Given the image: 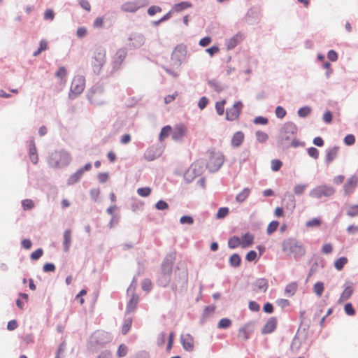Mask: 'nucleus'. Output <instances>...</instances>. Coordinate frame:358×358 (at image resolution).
<instances>
[{
  "mask_svg": "<svg viewBox=\"0 0 358 358\" xmlns=\"http://www.w3.org/2000/svg\"><path fill=\"white\" fill-rule=\"evenodd\" d=\"M71 243V231L70 229H66L64 232V241H63V250L64 252L69 250Z\"/></svg>",
  "mask_w": 358,
  "mask_h": 358,
  "instance_id": "c85d7f7f",
  "label": "nucleus"
},
{
  "mask_svg": "<svg viewBox=\"0 0 358 358\" xmlns=\"http://www.w3.org/2000/svg\"><path fill=\"white\" fill-rule=\"evenodd\" d=\"M132 324L131 318H127L124 320V324L122 327L121 332L123 335H126L129 331Z\"/></svg>",
  "mask_w": 358,
  "mask_h": 358,
  "instance_id": "3c124183",
  "label": "nucleus"
},
{
  "mask_svg": "<svg viewBox=\"0 0 358 358\" xmlns=\"http://www.w3.org/2000/svg\"><path fill=\"white\" fill-rule=\"evenodd\" d=\"M243 108V103L241 101H238L234 103L231 108H229L226 110V119L229 121H234L238 118Z\"/></svg>",
  "mask_w": 358,
  "mask_h": 358,
  "instance_id": "f8f14e48",
  "label": "nucleus"
},
{
  "mask_svg": "<svg viewBox=\"0 0 358 358\" xmlns=\"http://www.w3.org/2000/svg\"><path fill=\"white\" fill-rule=\"evenodd\" d=\"M282 250L288 255H292L295 259H299L306 253L303 244L295 238L285 239L282 244Z\"/></svg>",
  "mask_w": 358,
  "mask_h": 358,
  "instance_id": "20e7f679",
  "label": "nucleus"
},
{
  "mask_svg": "<svg viewBox=\"0 0 358 358\" xmlns=\"http://www.w3.org/2000/svg\"><path fill=\"white\" fill-rule=\"evenodd\" d=\"M304 315H305V311L303 310V311H301L300 312V319L301 320V325L297 331V332H299L301 329H302V331L306 334L307 331H308L309 328H310V324H306L305 322H303V320H304ZM298 334V333H296ZM300 344L301 343H299L298 345H297V334H296V336H294L292 342V344H291V348H299V346H300Z\"/></svg>",
  "mask_w": 358,
  "mask_h": 358,
  "instance_id": "dca6fc26",
  "label": "nucleus"
},
{
  "mask_svg": "<svg viewBox=\"0 0 358 358\" xmlns=\"http://www.w3.org/2000/svg\"><path fill=\"white\" fill-rule=\"evenodd\" d=\"M188 284L187 269L178 266L174 271V278L171 284V289L175 293L182 294L186 292Z\"/></svg>",
  "mask_w": 358,
  "mask_h": 358,
  "instance_id": "f03ea898",
  "label": "nucleus"
},
{
  "mask_svg": "<svg viewBox=\"0 0 358 358\" xmlns=\"http://www.w3.org/2000/svg\"><path fill=\"white\" fill-rule=\"evenodd\" d=\"M324 261L323 259H317L315 261V262L312 264L308 275V278H310L312 275H313L315 273H316L319 268H324Z\"/></svg>",
  "mask_w": 358,
  "mask_h": 358,
  "instance_id": "7c9ffc66",
  "label": "nucleus"
},
{
  "mask_svg": "<svg viewBox=\"0 0 358 358\" xmlns=\"http://www.w3.org/2000/svg\"><path fill=\"white\" fill-rule=\"evenodd\" d=\"M226 103V100L222 99L220 101H217L215 103V110L217 113L219 115H222L224 113V105Z\"/></svg>",
  "mask_w": 358,
  "mask_h": 358,
  "instance_id": "09e8293b",
  "label": "nucleus"
},
{
  "mask_svg": "<svg viewBox=\"0 0 358 358\" xmlns=\"http://www.w3.org/2000/svg\"><path fill=\"white\" fill-rule=\"evenodd\" d=\"M138 301V296L133 294L127 305V313H131L134 310Z\"/></svg>",
  "mask_w": 358,
  "mask_h": 358,
  "instance_id": "4c0bfd02",
  "label": "nucleus"
},
{
  "mask_svg": "<svg viewBox=\"0 0 358 358\" xmlns=\"http://www.w3.org/2000/svg\"><path fill=\"white\" fill-rule=\"evenodd\" d=\"M241 239L238 236H234L229 238L228 241V246L231 249H235L241 245Z\"/></svg>",
  "mask_w": 358,
  "mask_h": 358,
  "instance_id": "79ce46f5",
  "label": "nucleus"
},
{
  "mask_svg": "<svg viewBox=\"0 0 358 358\" xmlns=\"http://www.w3.org/2000/svg\"><path fill=\"white\" fill-rule=\"evenodd\" d=\"M255 136L257 138V141L260 143H264L267 141L268 139V135L262 131H257L255 132Z\"/></svg>",
  "mask_w": 358,
  "mask_h": 358,
  "instance_id": "a18cd8bd",
  "label": "nucleus"
},
{
  "mask_svg": "<svg viewBox=\"0 0 358 358\" xmlns=\"http://www.w3.org/2000/svg\"><path fill=\"white\" fill-rule=\"evenodd\" d=\"M43 255V249L38 248L37 250H36L31 254L30 258L32 260H38L42 257Z\"/></svg>",
  "mask_w": 358,
  "mask_h": 358,
  "instance_id": "338daca9",
  "label": "nucleus"
},
{
  "mask_svg": "<svg viewBox=\"0 0 358 358\" xmlns=\"http://www.w3.org/2000/svg\"><path fill=\"white\" fill-rule=\"evenodd\" d=\"M254 238H255L254 236L252 234H250L249 232L244 234L241 236L242 242L241 243L242 248H246L252 245L254 242Z\"/></svg>",
  "mask_w": 358,
  "mask_h": 358,
  "instance_id": "c756f323",
  "label": "nucleus"
},
{
  "mask_svg": "<svg viewBox=\"0 0 358 358\" xmlns=\"http://www.w3.org/2000/svg\"><path fill=\"white\" fill-rule=\"evenodd\" d=\"M339 147L334 145L326 150V155L324 162L327 165L330 164L338 156Z\"/></svg>",
  "mask_w": 358,
  "mask_h": 358,
  "instance_id": "a211bd4d",
  "label": "nucleus"
},
{
  "mask_svg": "<svg viewBox=\"0 0 358 358\" xmlns=\"http://www.w3.org/2000/svg\"><path fill=\"white\" fill-rule=\"evenodd\" d=\"M352 283L351 282H350V281L345 282V283L344 285L345 289H344L343 292H342V294L340 296V299H339L340 301H346L350 299V297L351 296V295L353 293V288H352Z\"/></svg>",
  "mask_w": 358,
  "mask_h": 358,
  "instance_id": "393cba45",
  "label": "nucleus"
},
{
  "mask_svg": "<svg viewBox=\"0 0 358 358\" xmlns=\"http://www.w3.org/2000/svg\"><path fill=\"white\" fill-rule=\"evenodd\" d=\"M344 311L345 313L350 316L355 315V310L351 303H347L344 306Z\"/></svg>",
  "mask_w": 358,
  "mask_h": 358,
  "instance_id": "052dcab7",
  "label": "nucleus"
},
{
  "mask_svg": "<svg viewBox=\"0 0 358 358\" xmlns=\"http://www.w3.org/2000/svg\"><path fill=\"white\" fill-rule=\"evenodd\" d=\"M106 49L103 47H98L94 51L91 64L92 71L96 75L100 74L102 67L106 64Z\"/></svg>",
  "mask_w": 358,
  "mask_h": 358,
  "instance_id": "423d86ee",
  "label": "nucleus"
},
{
  "mask_svg": "<svg viewBox=\"0 0 358 358\" xmlns=\"http://www.w3.org/2000/svg\"><path fill=\"white\" fill-rule=\"evenodd\" d=\"M85 87V78L83 76H76L72 82L70 90H84Z\"/></svg>",
  "mask_w": 358,
  "mask_h": 358,
  "instance_id": "4be33fe9",
  "label": "nucleus"
},
{
  "mask_svg": "<svg viewBox=\"0 0 358 358\" xmlns=\"http://www.w3.org/2000/svg\"><path fill=\"white\" fill-rule=\"evenodd\" d=\"M127 347L124 344H120L117 351V356L119 358L125 357L127 355Z\"/></svg>",
  "mask_w": 358,
  "mask_h": 358,
  "instance_id": "bf43d9fd",
  "label": "nucleus"
},
{
  "mask_svg": "<svg viewBox=\"0 0 358 358\" xmlns=\"http://www.w3.org/2000/svg\"><path fill=\"white\" fill-rule=\"evenodd\" d=\"M336 193V189L331 185L322 184L312 189L308 195L310 198L321 199L323 197L329 198Z\"/></svg>",
  "mask_w": 358,
  "mask_h": 358,
  "instance_id": "0eeeda50",
  "label": "nucleus"
},
{
  "mask_svg": "<svg viewBox=\"0 0 358 358\" xmlns=\"http://www.w3.org/2000/svg\"><path fill=\"white\" fill-rule=\"evenodd\" d=\"M343 142L348 146L352 145L355 143V136L353 134H348L345 136Z\"/></svg>",
  "mask_w": 358,
  "mask_h": 358,
  "instance_id": "0e129e2a",
  "label": "nucleus"
},
{
  "mask_svg": "<svg viewBox=\"0 0 358 358\" xmlns=\"http://www.w3.org/2000/svg\"><path fill=\"white\" fill-rule=\"evenodd\" d=\"M243 39L242 35L237 34L229 38L227 42V46L229 50L234 48Z\"/></svg>",
  "mask_w": 358,
  "mask_h": 358,
  "instance_id": "2f4dec72",
  "label": "nucleus"
},
{
  "mask_svg": "<svg viewBox=\"0 0 358 358\" xmlns=\"http://www.w3.org/2000/svg\"><path fill=\"white\" fill-rule=\"evenodd\" d=\"M348 263V258L345 257H339L335 262L334 266L338 271H341Z\"/></svg>",
  "mask_w": 358,
  "mask_h": 358,
  "instance_id": "c03bdc74",
  "label": "nucleus"
},
{
  "mask_svg": "<svg viewBox=\"0 0 358 358\" xmlns=\"http://www.w3.org/2000/svg\"><path fill=\"white\" fill-rule=\"evenodd\" d=\"M346 214L351 217L358 216V204L350 206Z\"/></svg>",
  "mask_w": 358,
  "mask_h": 358,
  "instance_id": "5fc2aeb1",
  "label": "nucleus"
},
{
  "mask_svg": "<svg viewBox=\"0 0 358 358\" xmlns=\"http://www.w3.org/2000/svg\"><path fill=\"white\" fill-rule=\"evenodd\" d=\"M244 137L243 131H238L234 133L231 141V146L234 148L239 147L243 143Z\"/></svg>",
  "mask_w": 358,
  "mask_h": 358,
  "instance_id": "cd10ccee",
  "label": "nucleus"
},
{
  "mask_svg": "<svg viewBox=\"0 0 358 358\" xmlns=\"http://www.w3.org/2000/svg\"><path fill=\"white\" fill-rule=\"evenodd\" d=\"M192 7V3L189 1H181L173 6L170 10L172 14L180 13L187 8Z\"/></svg>",
  "mask_w": 358,
  "mask_h": 358,
  "instance_id": "bb28decb",
  "label": "nucleus"
},
{
  "mask_svg": "<svg viewBox=\"0 0 358 358\" xmlns=\"http://www.w3.org/2000/svg\"><path fill=\"white\" fill-rule=\"evenodd\" d=\"M169 207V203L164 200H159L155 203V208L159 210H164L168 209Z\"/></svg>",
  "mask_w": 358,
  "mask_h": 358,
  "instance_id": "680f3d73",
  "label": "nucleus"
},
{
  "mask_svg": "<svg viewBox=\"0 0 358 358\" xmlns=\"http://www.w3.org/2000/svg\"><path fill=\"white\" fill-rule=\"evenodd\" d=\"M172 13L169 10L166 14H165L164 16H162L159 20L153 21L152 25L155 27H157L161 23L169 20L171 17Z\"/></svg>",
  "mask_w": 358,
  "mask_h": 358,
  "instance_id": "4d7b16f0",
  "label": "nucleus"
},
{
  "mask_svg": "<svg viewBox=\"0 0 358 358\" xmlns=\"http://www.w3.org/2000/svg\"><path fill=\"white\" fill-rule=\"evenodd\" d=\"M308 186V184H298L294 187L293 192L296 196H301L304 193Z\"/></svg>",
  "mask_w": 358,
  "mask_h": 358,
  "instance_id": "49530a36",
  "label": "nucleus"
},
{
  "mask_svg": "<svg viewBox=\"0 0 358 358\" xmlns=\"http://www.w3.org/2000/svg\"><path fill=\"white\" fill-rule=\"evenodd\" d=\"M149 4L148 0H135L126 1L121 5V10L127 13H136L141 8Z\"/></svg>",
  "mask_w": 358,
  "mask_h": 358,
  "instance_id": "9d476101",
  "label": "nucleus"
},
{
  "mask_svg": "<svg viewBox=\"0 0 358 358\" xmlns=\"http://www.w3.org/2000/svg\"><path fill=\"white\" fill-rule=\"evenodd\" d=\"M229 265L233 268H237L239 267L241 264V256L237 254L234 253L233 254L229 259Z\"/></svg>",
  "mask_w": 358,
  "mask_h": 358,
  "instance_id": "58836bf2",
  "label": "nucleus"
},
{
  "mask_svg": "<svg viewBox=\"0 0 358 358\" xmlns=\"http://www.w3.org/2000/svg\"><path fill=\"white\" fill-rule=\"evenodd\" d=\"M314 292L320 296L324 291V283L322 282H317L313 287Z\"/></svg>",
  "mask_w": 358,
  "mask_h": 358,
  "instance_id": "864d4df0",
  "label": "nucleus"
},
{
  "mask_svg": "<svg viewBox=\"0 0 358 358\" xmlns=\"http://www.w3.org/2000/svg\"><path fill=\"white\" fill-rule=\"evenodd\" d=\"M229 213V209L227 207H221L218 209L216 218L224 219Z\"/></svg>",
  "mask_w": 358,
  "mask_h": 358,
  "instance_id": "8fccbe9b",
  "label": "nucleus"
},
{
  "mask_svg": "<svg viewBox=\"0 0 358 358\" xmlns=\"http://www.w3.org/2000/svg\"><path fill=\"white\" fill-rule=\"evenodd\" d=\"M29 155L31 162L34 164H36L38 161V157L37 150H36V148L35 142H34V139H31L29 142Z\"/></svg>",
  "mask_w": 358,
  "mask_h": 358,
  "instance_id": "a878e982",
  "label": "nucleus"
},
{
  "mask_svg": "<svg viewBox=\"0 0 358 358\" xmlns=\"http://www.w3.org/2000/svg\"><path fill=\"white\" fill-rule=\"evenodd\" d=\"M268 287V282L266 278H259L252 283V288L255 292H266Z\"/></svg>",
  "mask_w": 358,
  "mask_h": 358,
  "instance_id": "aec40b11",
  "label": "nucleus"
},
{
  "mask_svg": "<svg viewBox=\"0 0 358 358\" xmlns=\"http://www.w3.org/2000/svg\"><path fill=\"white\" fill-rule=\"evenodd\" d=\"M224 161V157L221 152H211L210 158L206 162V169L211 173L217 171L222 166Z\"/></svg>",
  "mask_w": 358,
  "mask_h": 358,
  "instance_id": "1a4fd4ad",
  "label": "nucleus"
},
{
  "mask_svg": "<svg viewBox=\"0 0 358 358\" xmlns=\"http://www.w3.org/2000/svg\"><path fill=\"white\" fill-rule=\"evenodd\" d=\"M321 220L320 218H313L308 222H306V227H319L321 224Z\"/></svg>",
  "mask_w": 358,
  "mask_h": 358,
  "instance_id": "e2e57ef3",
  "label": "nucleus"
},
{
  "mask_svg": "<svg viewBox=\"0 0 358 358\" xmlns=\"http://www.w3.org/2000/svg\"><path fill=\"white\" fill-rule=\"evenodd\" d=\"M175 258V255L172 253L166 255L162 263L159 273L171 276Z\"/></svg>",
  "mask_w": 358,
  "mask_h": 358,
  "instance_id": "9b49d317",
  "label": "nucleus"
},
{
  "mask_svg": "<svg viewBox=\"0 0 358 358\" xmlns=\"http://www.w3.org/2000/svg\"><path fill=\"white\" fill-rule=\"evenodd\" d=\"M261 14V9L259 7H251L246 13V18L251 20V23L258 22Z\"/></svg>",
  "mask_w": 358,
  "mask_h": 358,
  "instance_id": "412c9836",
  "label": "nucleus"
},
{
  "mask_svg": "<svg viewBox=\"0 0 358 358\" xmlns=\"http://www.w3.org/2000/svg\"><path fill=\"white\" fill-rule=\"evenodd\" d=\"M275 113L278 118L282 119L286 115L287 112L283 107L277 106L275 110Z\"/></svg>",
  "mask_w": 358,
  "mask_h": 358,
  "instance_id": "774afa93",
  "label": "nucleus"
},
{
  "mask_svg": "<svg viewBox=\"0 0 358 358\" xmlns=\"http://www.w3.org/2000/svg\"><path fill=\"white\" fill-rule=\"evenodd\" d=\"M127 55V50L126 48H120L116 51L113 61V67L114 70H117L120 68V66L125 59Z\"/></svg>",
  "mask_w": 358,
  "mask_h": 358,
  "instance_id": "2eb2a0df",
  "label": "nucleus"
},
{
  "mask_svg": "<svg viewBox=\"0 0 358 358\" xmlns=\"http://www.w3.org/2000/svg\"><path fill=\"white\" fill-rule=\"evenodd\" d=\"M245 331L249 334H251L253 333L255 327V321H250L248 323H246L243 327H242Z\"/></svg>",
  "mask_w": 358,
  "mask_h": 358,
  "instance_id": "69168bd1",
  "label": "nucleus"
},
{
  "mask_svg": "<svg viewBox=\"0 0 358 358\" xmlns=\"http://www.w3.org/2000/svg\"><path fill=\"white\" fill-rule=\"evenodd\" d=\"M277 319L275 317H270L262 329V334H268L272 333L276 328Z\"/></svg>",
  "mask_w": 358,
  "mask_h": 358,
  "instance_id": "5701e85b",
  "label": "nucleus"
},
{
  "mask_svg": "<svg viewBox=\"0 0 358 358\" xmlns=\"http://www.w3.org/2000/svg\"><path fill=\"white\" fill-rule=\"evenodd\" d=\"M113 339L112 335L104 331H96L90 337L89 348L92 351H97L109 343Z\"/></svg>",
  "mask_w": 358,
  "mask_h": 358,
  "instance_id": "39448f33",
  "label": "nucleus"
},
{
  "mask_svg": "<svg viewBox=\"0 0 358 358\" xmlns=\"http://www.w3.org/2000/svg\"><path fill=\"white\" fill-rule=\"evenodd\" d=\"M171 131V126L166 125V126L163 127L159 133V140L163 141L165 138L169 136Z\"/></svg>",
  "mask_w": 358,
  "mask_h": 358,
  "instance_id": "de8ad7c7",
  "label": "nucleus"
},
{
  "mask_svg": "<svg viewBox=\"0 0 358 358\" xmlns=\"http://www.w3.org/2000/svg\"><path fill=\"white\" fill-rule=\"evenodd\" d=\"M128 40L131 41L128 45L131 48H141L145 42V36L142 34L139 33H134L131 34Z\"/></svg>",
  "mask_w": 358,
  "mask_h": 358,
  "instance_id": "4468645a",
  "label": "nucleus"
},
{
  "mask_svg": "<svg viewBox=\"0 0 358 358\" xmlns=\"http://www.w3.org/2000/svg\"><path fill=\"white\" fill-rule=\"evenodd\" d=\"M231 325V320L229 318L224 317L222 318L218 324H217V328L221 329H227L229 328Z\"/></svg>",
  "mask_w": 358,
  "mask_h": 358,
  "instance_id": "37998d69",
  "label": "nucleus"
},
{
  "mask_svg": "<svg viewBox=\"0 0 358 358\" xmlns=\"http://www.w3.org/2000/svg\"><path fill=\"white\" fill-rule=\"evenodd\" d=\"M312 109L310 106H306L300 108L297 111V115L301 118H306L310 115Z\"/></svg>",
  "mask_w": 358,
  "mask_h": 358,
  "instance_id": "a19ab883",
  "label": "nucleus"
},
{
  "mask_svg": "<svg viewBox=\"0 0 358 358\" xmlns=\"http://www.w3.org/2000/svg\"><path fill=\"white\" fill-rule=\"evenodd\" d=\"M181 343L185 350L191 352L194 349L193 338L189 334L182 335L180 337Z\"/></svg>",
  "mask_w": 358,
  "mask_h": 358,
  "instance_id": "b1692460",
  "label": "nucleus"
},
{
  "mask_svg": "<svg viewBox=\"0 0 358 358\" xmlns=\"http://www.w3.org/2000/svg\"><path fill=\"white\" fill-rule=\"evenodd\" d=\"M152 189L149 187H139L137 189V193L139 196L147 197L151 194Z\"/></svg>",
  "mask_w": 358,
  "mask_h": 358,
  "instance_id": "603ef678",
  "label": "nucleus"
},
{
  "mask_svg": "<svg viewBox=\"0 0 358 358\" xmlns=\"http://www.w3.org/2000/svg\"><path fill=\"white\" fill-rule=\"evenodd\" d=\"M101 94L102 91H89L86 96L91 103L101 105L103 103L101 99Z\"/></svg>",
  "mask_w": 358,
  "mask_h": 358,
  "instance_id": "6ab92c4d",
  "label": "nucleus"
},
{
  "mask_svg": "<svg viewBox=\"0 0 358 358\" xmlns=\"http://www.w3.org/2000/svg\"><path fill=\"white\" fill-rule=\"evenodd\" d=\"M196 166V165H191L190 167L186 171V172L184 174V180L186 181L187 183L192 182L194 179L198 176L197 174H196L195 172H194V167Z\"/></svg>",
  "mask_w": 358,
  "mask_h": 358,
  "instance_id": "473e14b6",
  "label": "nucleus"
},
{
  "mask_svg": "<svg viewBox=\"0 0 358 358\" xmlns=\"http://www.w3.org/2000/svg\"><path fill=\"white\" fill-rule=\"evenodd\" d=\"M171 276L159 273L157 277V285L162 287H166L171 282Z\"/></svg>",
  "mask_w": 358,
  "mask_h": 358,
  "instance_id": "c9c22d12",
  "label": "nucleus"
},
{
  "mask_svg": "<svg viewBox=\"0 0 358 358\" xmlns=\"http://www.w3.org/2000/svg\"><path fill=\"white\" fill-rule=\"evenodd\" d=\"M185 131L186 129L183 125L178 126L175 128L172 134V138L176 141L180 140L183 137Z\"/></svg>",
  "mask_w": 358,
  "mask_h": 358,
  "instance_id": "e433bc0d",
  "label": "nucleus"
},
{
  "mask_svg": "<svg viewBox=\"0 0 358 358\" xmlns=\"http://www.w3.org/2000/svg\"><path fill=\"white\" fill-rule=\"evenodd\" d=\"M22 206L24 210H31L34 206V203L31 199H24L22 201Z\"/></svg>",
  "mask_w": 358,
  "mask_h": 358,
  "instance_id": "13d9d810",
  "label": "nucleus"
},
{
  "mask_svg": "<svg viewBox=\"0 0 358 358\" xmlns=\"http://www.w3.org/2000/svg\"><path fill=\"white\" fill-rule=\"evenodd\" d=\"M71 161V156L64 149L51 152L48 157V165L54 169H62L67 166Z\"/></svg>",
  "mask_w": 358,
  "mask_h": 358,
  "instance_id": "7ed1b4c3",
  "label": "nucleus"
},
{
  "mask_svg": "<svg viewBox=\"0 0 358 358\" xmlns=\"http://www.w3.org/2000/svg\"><path fill=\"white\" fill-rule=\"evenodd\" d=\"M187 54V46L183 43L178 44L173 49L171 59L173 65L180 67V65L185 62Z\"/></svg>",
  "mask_w": 358,
  "mask_h": 358,
  "instance_id": "6e6552de",
  "label": "nucleus"
},
{
  "mask_svg": "<svg viewBox=\"0 0 358 358\" xmlns=\"http://www.w3.org/2000/svg\"><path fill=\"white\" fill-rule=\"evenodd\" d=\"M297 127L292 122H285L280 129L277 136V147L279 150L285 151L289 149V143L297 133Z\"/></svg>",
  "mask_w": 358,
  "mask_h": 358,
  "instance_id": "f257e3e1",
  "label": "nucleus"
},
{
  "mask_svg": "<svg viewBox=\"0 0 358 358\" xmlns=\"http://www.w3.org/2000/svg\"><path fill=\"white\" fill-rule=\"evenodd\" d=\"M250 189L248 187H245L239 194L236 196V201L238 203H243L249 196Z\"/></svg>",
  "mask_w": 358,
  "mask_h": 358,
  "instance_id": "ea45409f",
  "label": "nucleus"
},
{
  "mask_svg": "<svg viewBox=\"0 0 358 358\" xmlns=\"http://www.w3.org/2000/svg\"><path fill=\"white\" fill-rule=\"evenodd\" d=\"M82 171L78 169L74 173H73L67 180L66 184L68 185H73L80 181L81 178L83 177Z\"/></svg>",
  "mask_w": 358,
  "mask_h": 358,
  "instance_id": "72a5a7b5",
  "label": "nucleus"
},
{
  "mask_svg": "<svg viewBox=\"0 0 358 358\" xmlns=\"http://www.w3.org/2000/svg\"><path fill=\"white\" fill-rule=\"evenodd\" d=\"M358 185V177L354 174L344 183L343 190L345 196H350Z\"/></svg>",
  "mask_w": 358,
  "mask_h": 358,
  "instance_id": "ddd939ff",
  "label": "nucleus"
},
{
  "mask_svg": "<svg viewBox=\"0 0 358 358\" xmlns=\"http://www.w3.org/2000/svg\"><path fill=\"white\" fill-rule=\"evenodd\" d=\"M192 165H196L193 169L194 172L199 176L201 175L204 171L205 167L206 168V161L203 159H199L192 164Z\"/></svg>",
  "mask_w": 358,
  "mask_h": 358,
  "instance_id": "f704fd0d",
  "label": "nucleus"
},
{
  "mask_svg": "<svg viewBox=\"0 0 358 358\" xmlns=\"http://www.w3.org/2000/svg\"><path fill=\"white\" fill-rule=\"evenodd\" d=\"M162 155V150L158 146L152 145L148 148L145 153L144 158L149 162L153 161Z\"/></svg>",
  "mask_w": 358,
  "mask_h": 358,
  "instance_id": "f3484780",
  "label": "nucleus"
},
{
  "mask_svg": "<svg viewBox=\"0 0 358 358\" xmlns=\"http://www.w3.org/2000/svg\"><path fill=\"white\" fill-rule=\"evenodd\" d=\"M278 225H279V222L278 221H275V220L271 221L268 224V226L267 227V229H266L267 234H273L274 231H275L277 230V228H278Z\"/></svg>",
  "mask_w": 358,
  "mask_h": 358,
  "instance_id": "6e6d98bb",
  "label": "nucleus"
}]
</instances>
